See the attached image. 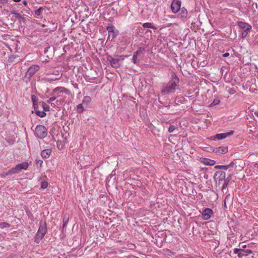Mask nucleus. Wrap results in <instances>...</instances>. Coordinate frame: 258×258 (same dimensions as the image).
Segmentation results:
<instances>
[{"mask_svg": "<svg viewBox=\"0 0 258 258\" xmlns=\"http://www.w3.org/2000/svg\"><path fill=\"white\" fill-rule=\"evenodd\" d=\"M233 165L234 162H231V163L228 165H216L215 166V168H220L226 170H227L229 168L232 167Z\"/></svg>", "mask_w": 258, "mask_h": 258, "instance_id": "obj_18", "label": "nucleus"}, {"mask_svg": "<svg viewBox=\"0 0 258 258\" xmlns=\"http://www.w3.org/2000/svg\"><path fill=\"white\" fill-rule=\"evenodd\" d=\"M77 155H76V160H86V159H85V156H81L80 155H78V157H77Z\"/></svg>", "mask_w": 258, "mask_h": 258, "instance_id": "obj_33", "label": "nucleus"}, {"mask_svg": "<svg viewBox=\"0 0 258 258\" xmlns=\"http://www.w3.org/2000/svg\"><path fill=\"white\" fill-rule=\"evenodd\" d=\"M215 178H218L219 181L223 180L225 178V173L223 171H217L215 174Z\"/></svg>", "mask_w": 258, "mask_h": 258, "instance_id": "obj_13", "label": "nucleus"}, {"mask_svg": "<svg viewBox=\"0 0 258 258\" xmlns=\"http://www.w3.org/2000/svg\"><path fill=\"white\" fill-rule=\"evenodd\" d=\"M143 26L144 28H151L156 29V28L154 27L151 23H145L143 24Z\"/></svg>", "mask_w": 258, "mask_h": 258, "instance_id": "obj_21", "label": "nucleus"}, {"mask_svg": "<svg viewBox=\"0 0 258 258\" xmlns=\"http://www.w3.org/2000/svg\"><path fill=\"white\" fill-rule=\"evenodd\" d=\"M220 100L218 99H214L212 103L211 104V106H215L216 105H217L219 103Z\"/></svg>", "mask_w": 258, "mask_h": 258, "instance_id": "obj_31", "label": "nucleus"}, {"mask_svg": "<svg viewBox=\"0 0 258 258\" xmlns=\"http://www.w3.org/2000/svg\"><path fill=\"white\" fill-rule=\"evenodd\" d=\"M233 131H230L225 133L217 134L216 135V137L218 140H222L228 136H231L233 134Z\"/></svg>", "mask_w": 258, "mask_h": 258, "instance_id": "obj_12", "label": "nucleus"}, {"mask_svg": "<svg viewBox=\"0 0 258 258\" xmlns=\"http://www.w3.org/2000/svg\"><path fill=\"white\" fill-rule=\"evenodd\" d=\"M108 60L110 62L111 66L114 68H118L120 66V59L118 58H113L111 56L108 57Z\"/></svg>", "mask_w": 258, "mask_h": 258, "instance_id": "obj_10", "label": "nucleus"}, {"mask_svg": "<svg viewBox=\"0 0 258 258\" xmlns=\"http://www.w3.org/2000/svg\"><path fill=\"white\" fill-rule=\"evenodd\" d=\"M179 15L182 19H185L187 17V11L184 8H180L179 11Z\"/></svg>", "mask_w": 258, "mask_h": 258, "instance_id": "obj_14", "label": "nucleus"}, {"mask_svg": "<svg viewBox=\"0 0 258 258\" xmlns=\"http://www.w3.org/2000/svg\"><path fill=\"white\" fill-rule=\"evenodd\" d=\"M213 215L212 210L208 208L205 209L202 213V218L204 220H209Z\"/></svg>", "mask_w": 258, "mask_h": 258, "instance_id": "obj_8", "label": "nucleus"}, {"mask_svg": "<svg viewBox=\"0 0 258 258\" xmlns=\"http://www.w3.org/2000/svg\"><path fill=\"white\" fill-rule=\"evenodd\" d=\"M229 55V53L228 52H226L223 54V57H227Z\"/></svg>", "mask_w": 258, "mask_h": 258, "instance_id": "obj_39", "label": "nucleus"}, {"mask_svg": "<svg viewBox=\"0 0 258 258\" xmlns=\"http://www.w3.org/2000/svg\"><path fill=\"white\" fill-rule=\"evenodd\" d=\"M51 153V150L45 149V150H43L41 152V155L42 158L45 159L48 158L49 157Z\"/></svg>", "mask_w": 258, "mask_h": 258, "instance_id": "obj_15", "label": "nucleus"}, {"mask_svg": "<svg viewBox=\"0 0 258 258\" xmlns=\"http://www.w3.org/2000/svg\"><path fill=\"white\" fill-rule=\"evenodd\" d=\"M14 2L16 3H18L21 1V0H13Z\"/></svg>", "mask_w": 258, "mask_h": 258, "instance_id": "obj_42", "label": "nucleus"}, {"mask_svg": "<svg viewBox=\"0 0 258 258\" xmlns=\"http://www.w3.org/2000/svg\"><path fill=\"white\" fill-rule=\"evenodd\" d=\"M36 114L41 117H43L46 115V113L43 111H36Z\"/></svg>", "mask_w": 258, "mask_h": 258, "instance_id": "obj_25", "label": "nucleus"}, {"mask_svg": "<svg viewBox=\"0 0 258 258\" xmlns=\"http://www.w3.org/2000/svg\"><path fill=\"white\" fill-rule=\"evenodd\" d=\"M57 98V97H55L54 95L49 98V99L47 100V103H51L52 101H54Z\"/></svg>", "mask_w": 258, "mask_h": 258, "instance_id": "obj_30", "label": "nucleus"}, {"mask_svg": "<svg viewBox=\"0 0 258 258\" xmlns=\"http://www.w3.org/2000/svg\"><path fill=\"white\" fill-rule=\"evenodd\" d=\"M204 163L206 165H214L215 162H204Z\"/></svg>", "mask_w": 258, "mask_h": 258, "instance_id": "obj_34", "label": "nucleus"}, {"mask_svg": "<svg viewBox=\"0 0 258 258\" xmlns=\"http://www.w3.org/2000/svg\"><path fill=\"white\" fill-rule=\"evenodd\" d=\"M106 30L108 32V39H114L118 34V31L115 28V27L111 25L106 27Z\"/></svg>", "mask_w": 258, "mask_h": 258, "instance_id": "obj_6", "label": "nucleus"}, {"mask_svg": "<svg viewBox=\"0 0 258 258\" xmlns=\"http://www.w3.org/2000/svg\"><path fill=\"white\" fill-rule=\"evenodd\" d=\"M35 135L39 139H44L47 135V130L42 125H38L35 128Z\"/></svg>", "mask_w": 258, "mask_h": 258, "instance_id": "obj_4", "label": "nucleus"}, {"mask_svg": "<svg viewBox=\"0 0 258 258\" xmlns=\"http://www.w3.org/2000/svg\"><path fill=\"white\" fill-rule=\"evenodd\" d=\"M23 4L25 5V6H27V2L26 1H24L23 2Z\"/></svg>", "mask_w": 258, "mask_h": 258, "instance_id": "obj_41", "label": "nucleus"}, {"mask_svg": "<svg viewBox=\"0 0 258 258\" xmlns=\"http://www.w3.org/2000/svg\"><path fill=\"white\" fill-rule=\"evenodd\" d=\"M247 32L248 31H244V32L242 33V36L243 37H245L246 36V35H247Z\"/></svg>", "mask_w": 258, "mask_h": 258, "instance_id": "obj_36", "label": "nucleus"}, {"mask_svg": "<svg viewBox=\"0 0 258 258\" xmlns=\"http://www.w3.org/2000/svg\"><path fill=\"white\" fill-rule=\"evenodd\" d=\"M139 52H140V51L137 50L134 53L133 55L136 56V57H137V56H138V54L139 53Z\"/></svg>", "mask_w": 258, "mask_h": 258, "instance_id": "obj_38", "label": "nucleus"}, {"mask_svg": "<svg viewBox=\"0 0 258 258\" xmlns=\"http://www.w3.org/2000/svg\"><path fill=\"white\" fill-rule=\"evenodd\" d=\"M246 247V245H244L242 246V248H245Z\"/></svg>", "mask_w": 258, "mask_h": 258, "instance_id": "obj_44", "label": "nucleus"}, {"mask_svg": "<svg viewBox=\"0 0 258 258\" xmlns=\"http://www.w3.org/2000/svg\"><path fill=\"white\" fill-rule=\"evenodd\" d=\"M243 252H244L243 256H246L252 253V251L251 249H246L245 251L244 250V251H243Z\"/></svg>", "mask_w": 258, "mask_h": 258, "instance_id": "obj_28", "label": "nucleus"}, {"mask_svg": "<svg viewBox=\"0 0 258 258\" xmlns=\"http://www.w3.org/2000/svg\"><path fill=\"white\" fill-rule=\"evenodd\" d=\"M39 69L40 67L38 65H33L30 67L26 72V76L31 78Z\"/></svg>", "mask_w": 258, "mask_h": 258, "instance_id": "obj_7", "label": "nucleus"}, {"mask_svg": "<svg viewBox=\"0 0 258 258\" xmlns=\"http://www.w3.org/2000/svg\"><path fill=\"white\" fill-rule=\"evenodd\" d=\"M48 186V183L46 181H42L41 183V188L42 189H45Z\"/></svg>", "mask_w": 258, "mask_h": 258, "instance_id": "obj_29", "label": "nucleus"}, {"mask_svg": "<svg viewBox=\"0 0 258 258\" xmlns=\"http://www.w3.org/2000/svg\"><path fill=\"white\" fill-rule=\"evenodd\" d=\"M181 6V2L178 0H175L172 2L171 5V9L172 12L174 13H177Z\"/></svg>", "mask_w": 258, "mask_h": 258, "instance_id": "obj_9", "label": "nucleus"}, {"mask_svg": "<svg viewBox=\"0 0 258 258\" xmlns=\"http://www.w3.org/2000/svg\"><path fill=\"white\" fill-rule=\"evenodd\" d=\"M10 227V224L7 222H0V227L2 229L5 228H9Z\"/></svg>", "mask_w": 258, "mask_h": 258, "instance_id": "obj_24", "label": "nucleus"}, {"mask_svg": "<svg viewBox=\"0 0 258 258\" xmlns=\"http://www.w3.org/2000/svg\"><path fill=\"white\" fill-rule=\"evenodd\" d=\"M179 80L175 74L172 75V79L167 84L162 86L161 90L164 94H168L174 92L176 90Z\"/></svg>", "mask_w": 258, "mask_h": 258, "instance_id": "obj_1", "label": "nucleus"}, {"mask_svg": "<svg viewBox=\"0 0 258 258\" xmlns=\"http://www.w3.org/2000/svg\"><path fill=\"white\" fill-rule=\"evenodd\" d=\"M237 24L244 31H249L252 28L250 24L243 22H238Z\"/></svg>", "mask_w": 258, "mask_h": 258, "instance_id": "obj_11", "label": "nucleus"}, {"mask_svg": "<svg viewBox=\"0 0 258 258\" xmlns=\"http://www.w3.org/2000/svg\"><path fill=\"white\" fill-rule=\"evenodd\" d=\"M208 161L212 162V161H215L213 160L208 159Z\"/></svg>", "mask_w": 258, "mask_h": 258, "instance_id": "obj_45", "label": "nucleus"}, {"mask_svg": "<svg viewBox=\"0 0 258 258\" xmlns=\"http://www.w3.org/2000/svg\"><path fill=\"white\" fill-rule=\"evenodd\" d=\"M65 93L67 94H70L69 90L61 87H56L53 90V93L51 95H54L57 98L62 97V94Z\"/></svg>", "mask_w": 258, "mask_h": 258, "instance_id": "obj_5", "label": "nucleus"}, {"mask_svg": "<svg viewBox=\"0 0 258 258\" xmlns=\"http://www.w3.org/2000/svg\"><path fill=\"white\" fill-rule=\"evenodd\" d=\"M37 105H38L37 104L35 105V109H36L37 107Z\"/></svg>", "mask_w": 258, "mask_h": 258, "instance_id": "obj_47", "label": "nucleus"}, {"mask_svg": "<svg viewBox=\"0 0 258 258\" xmlns=\"http://www.w3.org/2000/svg\"><path fill=\"white\" fill-rule=\"evenodd\" d=\"M31 99L33 103V106L34 108H35V105H37V100H36V97L34 95H32L31 96Z\"/></svg>", "mask_w": 258, "mask_h": 258, "instance_id": "obj_27", "label": "nucleus"}, {"mask_svg": "<svg viewBox=\"0 0 258 258\" xmlns=\"http://www.w3.org/2000/svg\"><path fill=\"white\" fill-rule=\"evenodd\" d=\"M224 181V183L222 186V190H224V189L226 188V187H227V186L229 183L230 179L228 178H227L225 179Z\"/></svg>", "mask_w": 258, "mask_h": 258, "instance_id": "obj_22", "label": "nucleus"}, {"mask_svg": "<svg viewBox=\"0 0 258 258\" xmlns=\"http://www.w3.org/2000/svg\"><path fill=\"white\" fill-rule=\"evenodd\" d=\"M233 250L234 253L237 254L239 257H242L243 256V253H242V252L244 251V250L242 249L234 248Z\"/></svg>", "mask_w": 258, "mask_h": 258, "instance_id": "obj_19", "label": "nucleus"}, {"mask_svg": "<svg viewBox=\"0 0 258 258\" xmlns=\"http://www.w3.org/2000/svg\"><path fill=\"white\" fill-rule=\"evenodd\" d=\"M137 57H136V56L133 55V60L134 63H136V62H137Z\"/></svg>", "mask_w": 258, "mask_h": 258, "instance_id": "obj_37", "label": "nucleus"}, {"mask_svg": "<svg viewBox=\"0 0 258 258\" xmlns=\"http://www.w3.org/2000/svg\"><path fill=\"white\" fill-rule=\"evenodd\" d=\"M227 152V147L224 146L219 147L215 149V152L218 154H223Z\"/></svg>", "mask_w": 258, "mask_h": 258, "instance_id": "obj_16", "label": "nucleus"}, {"mask_svg": "<svg viewBox=\"0 0 258 258\" xmlns=\"http://www.w3.org/2000/svg\"><path fill=\"white\" fill-rule=\"evenodd\" d=\"M175 129V127L173 125H170L168 128V132L172 133Z\"/></svg>", "mask_w": 258, "mask_h": 258, "instance_id": "obj_32", "label": "nucleus"}, {"mask_svg": "<svg viewBox=\"0 0 258 258\" xmlns=\"http://www.w3.org/2000/svg\"><path fill=\"white\" fill-rule=\"evenodd\" d=\"M42 106L45 111L49 110V106L44 102H42Z\"/></svg>", "mask_w": 258, "mask_h": 258, "instance_id": "obj_26", "label": "nucleus"}, {"mask_svg": "<svg viewBox=\"0 0 258 258\" xmlns=\"http://www.w3.org/2000/svg\"><path fill=\"white\" fill-rule=\"evenodd\" d=\"M49 89L47 88L46 91V92L48 93L49 92Z\"/></svg>", "mask_w": 258, "mask_h": 258, "instance_id": "obj_46", "label": "nucleus"}, {"mask_svg": "<svg viewBox=\"0 0 258 258\" xmlns=\"http://www.w3.org/2000/svg\"><path fill=\"white\" fill-rule=\"evenodd\" d=\"M85 107H86L84 105V104L82 103L79 104L77 106V112L79 113H82L85 110Z\"/></svg>", "mask_w": 258, "mask_h": 258, "instance_id": "obj_20", "label": "nucleus"}, {"mask_svg": "<svg viewBox=\"0 0 258 258\" xmlns=\"http://www.w3.org/2000/svg\"><path fill=\"white\" fill-rule=\"evenodd\" d=\"M69 220V218L67 215H65L63 219V228H64L68 224Z\"/></svg>", "mask_w": 258, "mask_h": 258, "instance_id": "obj_23", "label": "nucleus"}, {"mask_svg": "<svg viewBox=\"0 0 258 258\" xmlns=\"http://www.w3.org/2000/svg\"><path fill=\"white\" fill-rule=\"evenodd\" d=\"M40 13H41V8H40L36 11L35 14L37 15H39L40 14Z\"/></svg>", "mask_w": 258, "mask_h": 258, "instance_id": "obj_35", "label": "nucleus"}, {"mask_svg": "<svg viewBox=\"0 0 258 258\" xmlns=\"http://www.w3.org/2000/svg\"><path fill=\"white\" fill-rule=\"evenodd\" d=\"M14 14H15V15H16V17L17 18H20V17H21V16H20V14H19V13H15Z\"/></svg>", "mask_w": 258, "mask_h": 258, "instance_id": "obj_40", "label": "nucleus"}, {"mask_svg": "<svg viewBox=\"0 0 258 258\" xmlns=\"http://www.w3.org/2000/svg\"><path fill=\"white\" fill-rule=\"evenodd\" d=\"M254 114H255V115H256L257 116H258V112H254Z\"/></svg>", "mask_w": 258, "mask_h": 258, "instance_id": "obj_43", "label": "nucleus"}, {"mask_svg": "<svg viewBox=\"0 0 258 258\" xmlns=\"http://www.w3.org/2000/svg\"><path fill=\"white\" fill-rule=\"evenodd\" d=\"M91 101V97L89 96H86L83 98L82 103L84 104V105L85 107H87L90 104Z\"/></svg>", "mask_w": 258, "mask_h": 258, "instance_id": "obj_17", "label": "nucleus"}, {"mask_svg": "<svg viewBox=\"0 0 258 258\" xmlns=\"http://www.w3.org/2000/svg\"><path fill=\"white\" fill-rule=\"evenodd\" d=\"M47 232L46 222L41 220L40 226L35 236V241L38 243L43 238Z\"/></svg>", "mask_w": 258, "mask_h": 258, "instance_id": "obj_2", "label": "nucleus"}, {"mask_svg": "<svg viewBox=\"0 0 258 258\" xmlns=\"http://www.w3.org/2000/svg\"><path fill=\"white\" fill-rule=\"evenodd\" d=\"M28 162H22L18 164L15 167L13 168L7 172H5L1 175L2 177H5L8 175L16 174L19 173L22 169H27L28 167Z\"/></svg>", "mask_w": 258, "mask_h": 258, "instance_id": "obj_3", "label": "nucleus"}]
</instances>
